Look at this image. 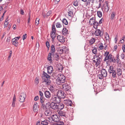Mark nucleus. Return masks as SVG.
Here are the masks:
<instances>
[{
	"instance_id": "nucleus-1",
	"label": "nucleus",
	"mask_w": 125,
	"mask_h": 125,
	"mask_svg": "<svg viewBox=\"0 0 125 125\" xmlns=\"http://www.w3.org/2000/svg\"><path fill=\"white\" fill-rule=\"evenodd\" d=\"M49 74L43 71L42 76V82L45 83V85H50L51 82L50 80V76Z\"/></svg>"
},
{
	"instance_id": "nucleus-2",
	"label": "nucleus",
	"mask_w": 125,
	"mask_h": 125,
	"mask_svg": "<svg viewBox=\"0 0 125 125\" xmlns=\"http://www.w3.org/2000/svg\"><path fill=\"white\" fill-rule=\"evenodd\" d=\"M108 72L110 75H112L113 78L116 77V73L115 68L113 67V66H110L108 70Z\"/></svg>"
},
{
	"instance_id": "nucleus-3",
	"label": "nucleus",
	"mask_w": 125,
	"mask_h": 125,
	"mask_svg": "<svg viewBox=\"0 0 125 125\" xmlns=\"http://www.w3.org/2000/svg\"><path fill=\"white\" fill-rule=\"evenodd\" d=\"M102 58L100 57L97 55H95L94 56L93 59V61L94 62L96 63V65L97 66L99 65L102 61Z\"/></svg>"
},
{
	"instance_id": "nucleus-4",
	"label": "nucleus",
	"mask_w": 125,
	"mask_h": 125,
	"mask_svg": "<svg viewBox=\"0 0 125 125\" xmlns=\"http://www.w3.org/2000/svg\"><path fill=\"white\" fill-rule=\"evenodd\" d=\"M65 77L62 74L58 75V77L56 79V81L60 83H63L65 82Z\"/></svg>"
},
{
	"instance_id": "nucleus-5",
	"label": "nucleus",
	"mask_w": 125,
	"mask_h": 125,
	"mask_svg": "<svg viewBox=\"0 0 125 125\" xmlns=\"http://www.w3.org/2000/svg\"><path fill=\"white\" fill-rule=\"evenodd\" d=\"M57 96L60 100V99H64L66 96V94L63 91H59L57 93Z\"/></svg>"
},
{
	"instance_id": "nucleus-6",
	"label": "nucleus",
	"mask_w": 125,
	"mask_h": 125,
	"mask_svg": "<svg viewBox=\"0 0 125 125\" xmlns=\"http://www.w3.org/2000/svg\"><path fill=\"white\" fill-rule=\"evenodd\" d=\"M26 96L25 93L24 92L21 93L19 97V101L21 102H23L24 101Z\"/></svg>"
},
{
	"instance_id": "nucleus-7",
	"label": "nucleus",
	"mask_w": 125,
	"mask_h": 125,
	"mask_svg": "<svg viewBox=\"0 0 125 125\" xmlns=\"http://www.w3.org/2000/svg\"><path fill=\"white\" fill-rule=\"evenodd\" d=\"M51 102H54L57 103L58 101H60L58 97L56 95H54L52 96L50 99H49Z\"/></svg>"
},
{
	"instance_id": "nucleus-8",
	"label": "nucleus",
	"mask_w": 125,
	"mask_h": 125,
	"mask_svg": "<svg viewBox=\"0 0 125 125\" xmlns=\"http://www.w3.org/2000/svg\"><path fill=\"white\" fill-rule=\"evenodd\" d=\"M103 32L100 30L96 29L94 32V34L96 36H102L103 35Z\"/></svg>"
},
{
	"instance_id": "nucleus-9",
	"label": "nucleus",
	"mask_w": 125,
	"mask_h": 125,
	"mask_svg": "<svg viewBox=\"0 0 125 125\" xmlns=\"http://www.w3.org/2000/svg\"><path fill=\"white\" fill-rule=\"evenodd\" d=\"M50 106L52 109L56 110L58 109V104L56 103L52 102L50 104Z\"/></svg>"
},
{
	"instance_id": "nucleus-10",
	"label": "nucleus",
	"mask_w": 125,
	"mask_h": 125,
	"mask_svg": "<svg viewBox=\"0 0 125 125\" xmlns=\"http://www.w3.org/2000/svg\"><path fill=\"white\" fill-rule=\"evenodd\" d=\"M62 88L64 90L68 91L70 89L71 87L67 84H64L62 86Z\"/></svg>"
},
{
	"instance_id": "nucleus-11",
	"label": "nucleus",
	"mask_w": 125,
	"mask_h": 125,
	"mask_svg": "<svg viewBox=\"0 0 125 125\" xmlns=\"http://www.w3.org/2000/svg\"><path fill=\"white\" fill-rule=\"evenodd\" d=\"M59 116H58L56 115H52V120L54 122H58L59 120Z\"/></svg>"
},
{
	"instance_id": "nucleus-12",
	"label": "nucleus",
	"mask_w": 125,
	"mask_h": 125,
	"mask_svg": "<svg viewBox=\"0 0 125 125\" xmlns=\"http://www.w3.org/2000/svg\"><path fill=\"white\" fill-rule=\"evenodd\" d=\"M33 111L35 112H38L39 108V106L38 105V103H35L33 106Z\"/></svg>"
},
{
	"instance_id": "nucleus-13",
	"label": "nucleus",
	"mask_w": 125,
	"mask_h": 125,
	"mask_svg": "<svg viewBox=\"0 0 125 125\" xmlns=\"http://www.w3.org/2000/svg\"><path fill=\"white\" fill-rule=\"evenodd\" d=\"M58 113L59 115L60 116H64L66 118L67 117L66 115L67 113L64 111H60Z\"/></svg>"
},
{
	"instance_id": "nucleus-14",
	"label": "nucleus",
	"mask_w": 125,
	"mask_h": 125,
	"mask_svg": "<svg viewBox=\"0 0 125 125\" xmlns=\"http://www.w3.org/2000/svg\"><path fill=\"white\" fill-rule=\"evenodd\" d=\"M64 103L66 105H70V106H72V104L71 101L69 99L64 100Z\"/></svg>"
},
{
	"instance_id": "nucleus-15",
	"label": "nucleus",
	"mask_w": 125,
	"mask_h": 125,
	"mask_svg": "<svg viewBox=\"0 0 125 125\" xmlns=\"http://www.w3.org/2000/svg\"><path fill=\"white\" fill-rule=\"evenodd\" d=\"M57 38L58 41L60 42H65V39L63 36L58 35L57 36Z\"/></svg>"
},
{
	"instance_id": "nucleus-16",
	"label": "nucleus",
	"mask_w": 125,
	"mask_h": 125,
	"mask_svg": "<svg viewBox=\"0 0 125 125\" xmlns=\"http://www.w3.org/2000/svg\"><path fill=\"white\" fill-rule=\"evenodd\" d=\"M100 73L102 74L103 77H106L107 75V72L104 69H102Z\"/></svg>"
},
{
	"instance_id": "nucleus-17",
	"label": "nucleus",
	"mask_w": 125,
	"mask_h": 125,
	"mask_svg": "<svg viewBox=\"0 0 125 125\" xmlns=\"http://www.w3.org/2000/svg\"><path fill=\"white\" fill-rule=\"evenodd\" d=\"M47 73L48 74H51L53 70V67L51 66H48L47 67Z\"/></svg>"
},
{
	"instance_id": "nucleus-18",
	"label": "nucleus",
	"mask_w": 125,
	"mask_h": 125,
	"mask_svg": "<svg viewBox=\"0 0 125 125\" xmlns=\"http://www.w3.org/2000/svg\"><path fill=\"white\" fill-rule=\"evenodd\" d=\"M44 114L46 116H50L52 115V111L49 109L46 110L44 112Z\"/></svg>"
},
{
	"instance_id": "nucleus-19",
	"label": "nucleus",
	"mask_w": 125,
	"mask_h": 125,
	"mask_svg": "<svg viewBox=\"0 0 125 125\" xmlns=\"http://www.w3.org/2000/svg\"><path fill=\"white\" fill-rule=\"evenodd\" d=\"M112 55L111 54H109L108 56L105 57L104 61L108 62L109 61V60H110L112 59Z\"/></svg>"
},
{
	"instance_id": "nucleus-20",
	"label": "nucleus",
	"mask_w": 125,
	"mask_h": 125,
	"mask_svg": "<svg viewBox=\"0 0 125 125\" xmlns=\"http://www.w3.org/2000/svg\"><path fill=\"white\" fill-rule=\"evenodd\" d=\"M52 56L54 59L56 61H58L59 59V55L58 53H54L52 54Z\"/></svg>"
},
{
	"instance_id": "nucleus-21",
	"label": "nucleus",
	"mask_w": 125,
	"mask_h": 125,
	"mask_svg": "<svg viewBox=\"0 0 125 125\" xmlns=\"http://www.w3.org/2000/svg\"><path fill=\"white\" fill-rule=\"evenodd\" d=\"M45 95V97L47 98H50L51 94L50 92L48 91H46L44 93Z\"/></svg>"
},
{
	"instance_id": "nucleus-22",
	"label": "nucleus",
	"mask_w": 125,
	"mask_h": 125,
	"mask_svg": "<svg viewBox=\"0 0 125 125\" xmlns=\"http://www.w3.org/2000/svg\"><path fill=\"white\" fill-rule=\"evenodd\" d=\"M51 52H50L52 54L54 53L56 51L55 49V46L53 45H52L51 46Z\"/></svg>"
},
{
	"instance_id": "nucleus-23",
	"label": "nucleus",
	"mask_w": 125,
	"mask_h": 125,
	"mask_svg": "<svg viewBox=\"0 0 125 125\" xmlns=\"http://www.w3.org/2000/svg\"><path fill=\"white\" fill-rule=\"evenodd\" d=\"M106 5L104 6V10L105 12H107L109 9L110 6L108 5L107 2H106Z\"/></svg>"
},
{
	"instance_id": "nucleus-24",
	"label": "nucleus",
	"mask_w": 125,
	"mask_h": 125,
	"mask_svg": "<svg viewBox=\"0 0 125 125\" xmlns=\"http://www.w3.org/2000/svg\"><path fill=\"white\" fill-rule=\"evenodd\" d=\"M91 25H94V27L95 29H97V27L99 25V23L95 21L94 23H91Z\"/></svg>"
},
{
	"instance_id": "nucleus-25",
	"label": "nucleus",
	"mask_w": 125,
	"mask_h": 125,
	"mask_svg": "<svg viewBox=\"0 0 125 125\" xmlns=\"http://www.w3.org/2000/svg\"><path fill=\"white\" fill-rule=\"evenodd\" d=\"M68 30L65 28H64L63 29L62 31V34L64 35H66L68 33Z\"/></svg>"
},
{
	"instance_id": "nucleus-26",
	"label": "nucleus",
	"mask_w": 125,
	"mask_h": 125,
	"mask_svg": "<svg viewBox=\"0 0 125 125\" xmlns=\"http://www.w3.org/2000/svg\"><path fill=\"white\" fill-rule=\"evenodd\" d=\"M116 74L119 76H121L122 74V71L120 68H117V69Z\"/></svg>"
},
{
	"instance_id": "nucleus-27",
	"label": "nucleus",
	"mask_w": 125,
	"mask_h": 125,
	"mask_svg": "<svg viewBox=\"0 0 125 125\" xmlns=\"http://www.w3.org/2000/svg\"><path fill=\"white\" fill-rule=\"evenodd\" d=\"M12 44L16 47H17L18 45V42L16 40H14V39H13L12 40Z\"/></svg>"
},
{
	"instance_id": "nucleus-28",
	"label": "nucleus",
	"mask_w": 125,
	"mask_h": 125,
	"mask_svg": "<svg viewBox=\"0 0 125 125\" xmlns=\"http://www.w3.org/2000/svg\"><path fill=\"white\" fill-rule=\"evenodd\" d=\"M96 21L95 18L94 17H92L89 20V23L91 25V23H94V21Z\"/></svg>"
},
{
	"instance_id": "nucleus-29",
	"label": "nucleus",
	"mask_w": 125,
	"mask_h": 125,
	"mask_svg": "<svg viewBox=\"0 0 125 125\" xmlns=\"http://www.w3.org/2000/svg\"><path fill=\"white\" fill-rule=\"evenodd\" d=\"M64 106V105L63 104L61 103L59 105L58 104V109L61 110L63 108Z\"/></svg>"
},
{
	"instance_id": "nucleus-30",
	"label": "nucleus",
	"mask_w": 125,
	"mask_h": 125,
	"mask_svg": "<svg viewBox=\"0 0 125 125\" xmlns=\"http://www.w3.org/2000/svg\"><path fill=\"white\" fill-rule=\"evenodd\" d=\"M41 124L43 125H48V121L46 120H45L44 121H42L41 123Z\"/></svg>"
},
{
	"instance_id": "nucleus-31",
	"label": "nucleus",
	"mask_w": 125,
	"mask_h": 125,
	"mask_svg": "<svg viewBox=\"0 0 125 125\" xmlns=\"http://www.w3.org/2000/svg\"><path fill=\"white\" fill-rule=\"evenodd\" d=\"M55 32L56 30L55 25L54 24H53L52 26V31H51V33H55Z\"/></svg>"
},
{
	"instance_id": "nucleus-32",
	"label": "nucleus",
	"mask_w": 125,
	"mask_h": 125,
	"mask_svg": "<svg viewBox=\"0 0 125 125\" xmlns=\"http://www.w3.org/2000/svg\"><path fill=\"white\" fill-rule=\"evenodd\" d=\"M52 54L51 53H49L48 56V60L50 61V62H52Z\"/></svg>"
},
{
	"instance_id": "nucleus-33",
	"label": "nucleus",
	"mask_w": 125,
	"mask_h": 125,
	"mask_svg": "<svg viewBox=\"0 0 125 125\" xmlns=\"http://www.w3.org/2000/svg\"><path fill=\"white\" fill-rule=\"evenodd\" d=\"M97 77L100 79H102L103 78V76H102V74L100 73V72H99L98 73Z\"/></svg>"
},
{
	"instance_id": "nucleus-34",
	"label": "nucleus",
	"mask_w": 125,
	"mask_h": 125,
	"mask_svg": "<svg viewBox=\"0 0 125 125\" xmlns=\"http://www.w3.org/2000/svg\"><path fill=\"white\" fill-rule=\"evenodd\" d=\"M95 42V40L94 38H93L90 40L89 42L90 44L92 45Z\"/></svg>"
},
{
	"instance_id": "nucleus-35",
	"label": "nucleus",
	"mask_w": 125,
	"mask_h": 125,
	"mask_svg": "<svg viewBox=\"0 0 125 125\" xmlns=\"http://www.w3.org/2000/svg\"><path fill=\"white\" fill-rule=\"evenodd\" d=\"M57 125H63L65 124H66L65 123L66 122L65 121H64V123L62 121H60L59 120V121L57 122Z\"/></svg>"
},
{
	"instance_id": "nucleus-36",
	"label": "nucleus",
	"mask_w": 125,
	"mask_h": 125,
	"mask_svg": "<svg viewBox=\"0 0 125 125\" xmlns=\"http://www.w3.org/2000/svg\"><path fill=\"white\" fill-rule=\"evenodd\" d=\"M50 35L52 39L53 40L56 37L55 33H51Z\"/></svg>"
},
{
	"instance_id": "nucleus-37",
	"label": "nucleus",
	"mask_w": 125,
	"mask_h": 125,
	"mask_svg": "<svg viewBox=\"0 0 125 125\" xmlns=\"http://www.w3.org/2000/svg\"><path fill=\"white\" fill-rule=\"evenodd\" d=\"M50 90L52 92H53L54 91V88L53 86L52 85H50Z\"/></svg>"
},
{
	"instance_id": "nucleus-38",
	"label": "nucleus",
	"mask_w": 125,
	"mask_h": 125,
	"mask_svg": "<svg viewBox=\"0 0 125 125\" xmlns=\"http://www.w3.org/2000/svg\"><path fill=\"white\" fill-rule=\"evenodd\" d=\"M73 5L75 6H77L78 5L79 2L78 1L76 0L73 2Z\"/></svg>"
},
{
	"instance_id": "nucleus-39",
	"label": "nucleus",
	"mask_w": 125,
	"mask_h": 125,
	"mask_svg": "<svg viewBox=\"0 0 125 125\" xmlns=\"http://www.w3.org/2000/svg\"><path fill=\"white\" fill-rule=\"evenodd\" d=\"M98 16L99 18H101L102 16V13L100 11H97V12Z\"/></svg>"
},
{
	"instance_id": "nucleus-40",
	"label": "nucleus",
	"mask_w": 125,
	"mask_h": 125,
	"mask_svg": "<svg viewBox=\"0 0 125 125\" xmlns=\"http://www.w3.org/2000/svg\"><path fill=\"white\" fill-rule=\"evenodd\" d=\"M116 15V13L115 12H113L111 14V19H113L115 17Z\"/></svg>"
},
{
	"instance_id": "nucleus-41",
	"label": "nucleus",
	"mask_w": 125,
	"mask_h": 125,
	"mask_svg": "<svg viewBox=\"0 0 125 125\" xmlns=\"http://www.w3.org/2000/svg\"><path fill=\"white\" fill-rule=\"evenodd\" d=\"M63 23L65 25H67L68 24L67 21L65 19H64L62 21Z\"/></svg>"
},
{
	"instance_id": "nucleus-42",
	"label": "nucleus",
	"mask_w": 125,
	"mask_h": 125,
	"mask_svg": "<svg viewBox=\"0 0 125 125\" xmlns=\"http://www.w3.org/2000/svg\"><path fill=\"white\" fill-rule=\"evenodd\" d=\"M40 101L42 104H43L44 101V98L43 97H41L40 98Z\"/></svg>"
},
{
	"instance_id": "nucleus-43",
	"label": "nucleus",
	"mask_w": 125,
	"mask_h": 125,
	"mask_svg": "<svg viewBox=\"0 0 125 125\" xmlns=\"http://www.w3.org/2000/svg\"><path fill=\"white\" fill-rule=\"evenodd\" d=\"M65 48H63V49H62H62H60V53L61 54L63 53L64 52H65Z\"/></svg>"
},
{
	"instance_id": "nucleus-44",
	"label": "nucleus",
	"mask_w": 125,
	"mask_h": 125,
	"mask_svg": "<svg viewBox=\"0 0 125 125\" xmlns=\"http://www.w3.org/2000/svg\"><path fill=\"white\" fill-rule=\"evenodd\" d=\"M28 16L29 18L28 19L27 23H28V25H29V23L30 22V17H31L30 13H28Z\"/></svg>"
},
{
	"instance_id": "nucleus-45",
	"label": "nucleus",
	"mask_w": 125,
	"mask_h": 125,
	"mask_svg": "<svg viewBox=\"0 0 125 125\" xmlns=\"http://www.w3.org/2000/svg\"><path fill=\"white\" fill-rule=\"evenodd\" d=\"M109 62H113L114 63H115L116 62L115 59L114 57H112L110 60H109Z\"/></svg>"
},
{
	"instance_id": "nucleus-46",
	"label": "nucleus",
	"mask_w": 125,
	"mask_h": 125,
	"mask_svg": "<svg viewBox=\"0 0 125 125\" xmlns=\"http://www.w3.org/2000/svg\"><path fill=\"white\" fill-rule=\"evenodd\" d=\"M56 26L57 28H61L62 27V25L60 22H57L56 25Z\"/></svg>"
},
{
	"instance_id": "nucleus-47",
	"label": "nucleus",
	"mask_w": 125,
	"mask_h": 125,
	"mask_svg": "<svg viewBox=\"0 0 125 125\" xmlns=\"http://www.w3.org/2000/svg\"><path fill=\"white\" fill-rule=\"evenodd\" d=\"M46 45L47 47L48 50H49L50 46L49 43L48 41H47L46 42Z\"/></svg>"
},
{
	"instance_id": "nucleus-48",
	"label": "nucleus",
	"mask_w": 125,
	"mask_h": 125,
	"mask_svg": "<svg viewBox=\"0 0 125 125\" xmlns=\"http://www.w3.org/2000/svg\"><path fill=\"white\" fill-rule=\"evenodd\" d=\"M92 52L94 54H97V50L95 48L93 49V50Z\"/></svg>"
},
{
	"instance_id": "nucleus-49",
	"label": "nucleus",
	"mask_w": 125,
	"mask_h": 125,
	"mask_svg": "<svg viewBox=\"0 0 125 125\" xmlns=\"http://www.w3.org/2000/svg\"><path fill=\"white\" fill-rule=\"evenodd\" d=\"M52 12L51 10H50L48 11V12L46 13V16H48L52 14Z\"/></svg>"
},
{
	"instance_id": "nucleus-50",
	"label": "nucleus",
	"mask_w": 125,
	"mask_h": 125,
	"mask_svg": "<svg viewBox=\"0 0 125 125\" xmlns=\"http://www.w3.org/2000/svg\"><path fill=\"white\" fill-rule=\"evenodd\" d=\"M99 48L101 50H102L104 49V46H103V44L102 43H101L100 44V45L99 46Z\"/></svg>"
},
{
	"instance_id": "nucleus-51",
	"label": "nucleus",
	"mask_w": 125,
	"mask_h": 125,
	"mask_svg": "<svg viewBox=\"0 0 125 125\" xmlns=\"http://www.w3.org/2000/svg\"><path fill=\"white\" fill-rule=\"evenodd\" d=\"M68 15L70 16H72L73 15V12L71 11H69L68 12Z\"/></svg>"
},
{
	"instance_id": "nucleus-52",
	"label": "nucleus",
	"mask_w": 125,
	"mask_h": 125,
	"mask_svg": "<svg viewBox=\"0 0 125 125\" xmlns=\"http://www.w3.org/2000/svg\"><path fill=\"white\" fill-rule=\"evenodd\" d=\"M39 19L37 18L35 21V24H37V25L39 24Z\"/></svg>"
},
{
	"instance_id": "nucleus-53",
	"label": "nucleus",
	"mask_w": 125,
	"mask_h": 125,
	"mask_svg": "<svg viewBox=\"0 0 125 125\" xmlns=\"http://www.w3.org/2000/svg\"><path fill=\"white\" fill-rule=\"evenodd\" d=\"M63 69V66L62 65H61L59 68L58 69L61 72L62 71Z\"/></svg>"
},
{
	"instance_id": "nucleus-54",
	"label": "nucleus",
	"mask_w": 125,
	"mask_h": 125,
	"mask_svg": "<svg viewBox=\"0 0 125 125\" xmlns=\"http://www.w3.org/2000/svg\"><path fill=\"white\" fill-rule=\"evenodd\" d=\"M16 100V98L15 94L14 95V96L13 97L12 102H15Z\"/></svg>"
},
{
	"instance_id": "nucleus-55",
	"label": "nucleus",
	"mask_w": 125,
	"mask_h": 125,
	"mask_svg": "<svg viewBox=\"0 0 125 125\" xmlns=\"http://www.w3.org/2000/svg\"><path fill=\"white\" fill-rule=\"evenodd\" d=\"M35 82L36 84H37L39 83V80L38 78H36L35 80Z\"/></svg>"
},
{
	"instance_id": "nucleus-56",
	"label": "nucleus",
	"mask_w": 125,
	"mask_h": 125,
	"mask_svg": "<svg viewBox=\"0 0 125 125\" xmlns=\"http://www.w3.org/2000/svg\"><path fill=\"white\" fill-rule=\"evenodd\" d=\"M27 34L26 33L24 34L23 37V40H24L27 38Z\"/></svg>"
},
{
	"instance_id": "nucleus-57",
	"label": "nucleus",
	"mask_w": 125,
	"mask_h": 125,
	"mask_svg": "<svg viewBox=\"0 0 125 125\" xmlns=\"http://www.w3.org/2000/svg\"><path fill=\"white\" fill-rule=\"evenodd\" d=\"M103 21H104V19H103V18H102L99 21V24H101V23H102V22H103Z\"/></svg>"
},
{
	"instance_id": "nucleus-58",
	"label": "nucleus",
	"mask_w": 125,
	"mask_h": 125,
	"mask_svg": "<svg viewBox=\"0 0 125 125\" xmlns=\"http://www.w3.org/2000/svg\"><path fill=\"white\" fill-rule=\"evenodd\" d=\"M20 38V36L19 37H15L14 38H13V39H14V40H16V41H17L19 40Z\"/></svg>"
},
{
	"instance_id": "nucleus-59",
	"label": "nucleus",
	"mask_w": 125,
	"mask_h": 125,
	"mask_svg": "<svg viewBox=\"0 0 125 125\" xmlns=\"http://www.w3.org/2000/svg\"><path fill=\"white\" fill-rule=\"evenodd\" d=\"M109 52H105V53L104 54V56H105V57L106 56H107L109 55Z\"/></svg>"
},
{
	"instance_id": "nucleus-60",
	"label": "nucleus",
	"mask_w": 125,
	"mask_h": 125,
	"mask_svg": "<svg viewBox=\"0 0 125 125\" xmlns=\"http://www.w3.org/2000/svg\"><path fill=\"white\" fill-rule=\"evenodd\" d=\"M52 76L54 78H55V77H56V76H57V74L56 73H52Z\"/></svg>"
},
{
	"instance_id": "nucleus-61",
	"label": "nucleus",
	"mask_w": 125,
	"mask_h": 125,
	"mask_svg": "<svg viewBox=\"0 0 125 125\" xmlns=\"http://www.w3.org/2000/svg\"><path fill=\"white\" fill-rule=\"evenodd\" d=\"M121 56L122 59H124L125 55L124 54L122 53L121 55Z\"/></svg>"
},
{
	"instance_id": "nucleus-62",
	"label": "nucleus",
	"mask_w": 125,
	"mask_h": 125,
	"mask_svg": "<svg viewBox=\"0 0 125 125\" xmlns=\"http://www.w3.org/2000/svg\"><path fill=\"white\" fill-rule=\"evenodd\" d=\"M20 13L22 15L24 14V12L23 10L22 9L21 10Z\"/></svg>"
},
{
	"instance_id": "nucleus-63",
	"label": "nucleus",
	"mask_w": 125,
	"mask_h": 125,
	"mask_svg": "<svg viewBox=\"0 0 125 125\" xmlns=\"http://www.w3.org/2000/svg\"><path fill=\"white\" fill-rule=\"evenodd\" d=\"M39 99V97L38 96H36L34 97V100L35 101H37Z\"/></svg>"
},
{
	"instance_id": "nucleus-64",
	"label": "nucleus",
	"mask_w": 125,
	"mask_h": 125,
	"mask_svg": "<svg viewBox=\"0 0 125 125\" xmlns=\"http://www.w3.org/2000/svg\"><path fill=\"white\" fill-rule=\"evenodd\" d=\"M39 93L40 95L41 96V97H43V94L42 93L41 91H39Z\"/></svg>"
}]
</instances>
